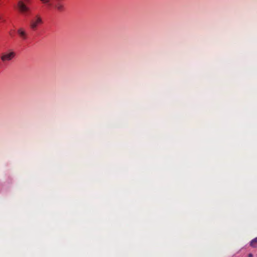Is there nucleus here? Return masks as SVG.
Wrapping results in <instances>:
<instances>
[{
	"instance_id": "423d86ee",
	"label": "nucleus",
	"mask_w": 257,
	"mask_h": 257,
	"mask_svg": "<svg viewBox=\"0 0 257 257\" xmlns=\"http://www.w3.org/2000/svg\"><path fill=\"white\" fill-rule=\"evenodd\" d=\"M40 2L44 4V5H51L50 3V0H40Z\"/></svg>"
},
{
	"instance_id": "20e7f679",
	"label": "nucleus",
	"mask_w": 257,
	"mask_h": 257,
	"mask_svg": "<svg viewBox=\"0 0 257 257\" xmlns=\"http://www.w3.org/2000/svg\"><path fill=\"white\" fill-rule=\"evenodd\" d=\"M19 37L23 40H26L28 38V33L27 30L23 27H20L17 30Z\"/></svg>"
},
{
	"instance_id": "6e6552de",
	"label": "nucleus",
	"mask_w": 257,
	"mask_h": 257,
	"mask_svg": "<svg viewBox=\"0 0 257 257\" xmlns=\"http://www.w3.org/2000/svg\"><path fill=\"white\" fill-rule=\"evenodd\" d=\"M1 19H2V16H1V15L0 14V20H1Z\"/></svg>"
},
{
	"instance_id": "1a4fd4ad",
	"label": "nucleus",
	"mask_w": 257,
	"mask_h": 257,
	"mask_svg": "<svg viewBox=\"0 0 257 257\" xmlns=\"http://www.w3.org/2000/svg\"><path fill=\"white\" fill-rule=\"evenodd\" d=\"M1 1V0H0V2Z\"/></svg>"
},
{
	"instance_id": "0eeeda50",
	"label": "nucleus",
	"mask_w": 257,
	"mask_h": 257,
	"mask_svg": "<svg viewBox=\"0 0 257 257\" xmlns=\"http://www.w3.org/2000/svg\"><path fill=\"white\" fill-rule=\"evenodd\" d=\"M248 257H253V254L252 253H249Z\"/></svg>"
},
{
	"instance_id": "7ed1b4c3",
	"label": "nucleus",
	"mask_w": 257,
	"mask_h": 257,
	"mask_svg": "<svg viewBox=\"0 0 257 257\" xmlns=\"http://www.w3.org/2000/svg\"><path fill=\"white\" fill-rule=\"evenodd\" d=\"M43 23L42 18L39 15H36L31 21L30 27L33 30H36L38 27Z\"/></svg>"
},
{
	"instance_id": "f257e3e1",
	"label": "nucleus",
	"mask_w": 257,
	"mask_h": 257,
	"mask_svg": "<svg viewBox=\"0 0 257 257\" xmlns=\"http://www.w3.org/2000/svg\"><path fill=\"white\" fill-rule=\"evenodd\" d=\"M31 0H19L17 4L18 11L22 15H28L30 13V8L26 5L25 2L29 3Z\"/></svg>"
},
{
	"instance_id": "39448f33",
	"label": "nucleus",
	"mask_w": 257,
	"mask_h": 257,
	"mask_svg": "<svg viewBox=\"0 0 257 257\" xmlns=\"http://www.w3.org/2000/svg\"><path fill=\"white\" fill-rule=\"evenodd\" d=\"M250 245L252 247H257V237L250 241Z\"/></svg>"
},
{
	"instance_id": "f03ea898",
	"label": "nucleus",
	"mask_w": 257,
	"mask_h": 257,
	"mask_svg": "<svg viewBox=\"0 0 257 257\" xmlns=\"http://www.w3.org/2000/svg\"><path fill=\"white\" fill-rule=\"evenodd\" d=\"M16 56V52L10 50L2 54L1 59L2 61L6 63L12 61Z\"/></svg>"
}]
</instances>
